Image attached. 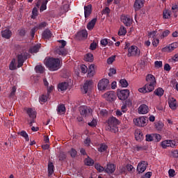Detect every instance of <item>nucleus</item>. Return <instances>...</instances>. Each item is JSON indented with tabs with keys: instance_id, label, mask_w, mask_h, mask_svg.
Listing matches in <instances>:
<instances>
[{
	"instance_id": "6e6552de",
	"label": "nucleus",
	"mask_w": 178,
	"mask_h": 178,
	"mask_svg": "<svg viewBox=\"0 0 178 178\" xmlns=\"http://www.w3.org/2000/svg\"><path fill=\"white\" fill-rule=\"evenodd\" d=\"M176 48H178V42H173L168 46H165V47L161 49V51L163 52H167V53H170L172 52V51H175V49H176Z\"/></svg>"
},
{
	"instance_id": "4c0bfd02",
	"label": "nucleus",
	"mask_w": 178,
	"mask_h": 178,
	"mask_svg": "<svg viewBox=\"0 0 178 178\" xmlns=\"http://www.w3.org/2000/svg\"><path fill=\"white\" fill-rule=\"evenodd\" d=\"M47 3H48V0H43L42 2V5L40 6V12H44L47 9Z\"/></svg>"
},
{
	"instance_id": "f704fd0d",
	"label": "nucleus",
	"mask_w": 178,
	"mask_h": 178,
	"mask_svg": "<svg viewBox=\"0 0 178 178\" xmlns=\"http://www.w3.org/2000/svg\"><path fill=\"white\" fill-rule=\"evenodd\" d=\"M106 149H108V145H106V144L102 143L99 145V147H98L99 152H105Z\"/></svg>"
},
{
	"instance_id": "49530a36",
	"label": "nucleus",
	"mask_w": 178,
	"mask_h": 178,
	"mask_svg": "<svg viewBox=\"0 0 178 178\" xmlns=\"http://www.w3.org/2000/svg\"><path fill=\"white\" fill-rule=\"evenodd\" d=\"M15 63H16V60L13 59L9 66L10 70H15L16 69V65H15Z\"/></svg>"
},
{
	"instance_id": "2eb2a0df",
	"label": "nucleus",
	"mask_w": 178,
	"mask_h": 178,
	"mask_svg": "<svg viewBox=\"0 0 178 178\" xmlns=\"http://www.w3.org/2000/svg\"><path fill=\"white\" fill-rule=\"evenodd\" d=\"M145 2V0H136L134 5V8L135 10L136 11L140 10V9H141V8L144 6Z\"/></svg>"
},
{
	"instance_id": "cd10ccee",
	"label": "nucleus",
	"mask_w": 178,
	"mask_h": 178,
	"mask_svg": "<svg viewBox=\"0 0 178 178\" xmlns=\"http://www.w3.org/2000/svg\"><path fill=\"white\" fill-rule=\"evenodd\" d=\"M57 112L58 115H65L66 112V107H65V105H59L57 108Z\"/></svg>"
},
{
	"instance_id": "1a4fd4ad",
	"label": "nucleus",
	"mask_w": 178,
	"mask_h": 178,
	"mask_svg": "<svg viewBox=\"0 0 178 178\" xmlns=\"http://www.w3.org/2000/svg\"><path fill=\"white\" fill-rule=\"evenodd\" d=\"M129 95H130V90L128 89L122 90L118 93V97L121 101L127 99Z\"/></svg>"
},
{
	"instance_id": "c85d7f7f",
	"label": "nucleus",
	"mask_w": 178,
	"mask_h": 178,
	"mask_svg": "<svg viewBox=\"0 0 178 178\" xmlns=\"http://www.w3.org/2000/svg\"><path fill=\"white\" fill-rule=\"evenodd\" d=\"M97 23V19L94 18L90 22H88L87 25L88 30H92L94 29V26H95V24Z\"/></svg>"
},
{
	"instance_id": "dca6fc26",
	"label": "nucleus",
	"mask_w": 178,
	"mask_h": 178,
	"mask_svg": "<svg viewBox=\"0 0 178 178\" xmlns=\"http://www.w3.org/2000/svg\"><path fill=\"white\" fill-rule=\"evenodd\" d=\"M168 104L170 108V109H172V111H175L177 109V101L176 99L172 97L168 99Z\"/></svg>"
},
{
	"instance_id": "ddd939ff",
	"label": "nucleus",
	"mask_w": 178,
	"mask_h": 178,
	"mask_svg": "<svg viewBox=\"0 0 178 178\" xmlns=\"http://www.w3.org/2000/svg\"><path fill=\"white\" fill-rule=\"evenodd\" d=\"M176 146V142L175 140H163L161 142V147L163 148H168V147H171L172 148H175Z\"/></svg>"
},
{
	"instance_id": "4468645a",
	"label": "nucleus",
	"mask_w": 178,
	"mask_h": 178,
	"mask_svg": "<svg viewBox=\"0 0 178 178\" xmlns=\"http://www.w3.org/2000/svg\"><path fill=\"white\" fill-rule=\"evenodd\" d=\"M121 22H122V23H124L125 26L129 27L131 24L133 20L131 19V17H130L129 16L122 15Z\"/></svg>"
},
{
	"instance_id": "6ab92c4d",
	"label": "nucleus",
	"mask_w": 178,
	"mask_h": 178,
	"mask_svg": "<svg viewBox=\"0 0 178 178\" xmlns=\"http://www.w3.org/2000/svg\"><path fill=\"white\" fill-rule=\"evenodd\" d=\"M148 111H149V108H148V106L145 104H142L138 108V113H140V115H145L146 113H148Z\"/></svg>"
},
{
	"instance_id": "69168bd1",
	"label": "nucleus",
	"mask_w": 178,
	"mask_h": 178,
	"mask_svg": "<svg viewBox=\"0 0 178 178\" xmlns=\"http://www.w3.org/2000/svg\"><path fill=\"white\" fill-rule=\"evenodd\" d=\"M97 49V43L95 42L91 43L90 46V49H91L92 51H94V49Z\"/></svg>"
},
{
	"instance_id": "e433bc0d",
	"label": "nucleus",
	"mask_w": 178,
	"mask_h": 178,
	"mask_svg": "<svg viewBox=\"0 0 178 178\" xmlns=\"http://www.w3.org/2000/svg\"><path fill=\"white\" fill-rule=\"evenodd\" d=\"M154 94L157 97H162L163 95V89L162 88H158L154 90Z\"/></svg>"
},
{
	"instance_id": "a878e982",
	"label": "nucleus",
	"mask_w": 178,
	"mask_h": 178,
	"mask_svg": "<svg viewBox=\"0 0 178 178\" xmlns=\"http://www.w3.org/2000/svg\"><path fill=\"white\" fill-rule=\"evenodd\" d=\"M55 166L54 165V163L49 161L48 163V175L49 176H52L54 175Z\"/></svg>"
},
{
	"instance_id": "bf43d9fd",
	"label": "nucleus",
	"mask_w": 178,
	"mask_h": 178,
	"mask_svg": "<svg viewBox=\"0 0 178 178\" xmlns=\"http://www.w3.org/2000/svg\"><path fill=\"white\" fill-rule=\"evenodd\" d=\"M155 67L159 69V67H162V61H155L154 62Z\"/></svg>"
},
{
	"instance_id": "a211bd4d",
	"label": "nucleus",
	"mask_w": 178,
	"mask_h": 178,
	"mask_svg": "<svg viewBox=\"0 0 178 178\" xmlns=\"http://www.w3.org/2000/svg\"><path fill=\"white\" fill-rule=\"evenodd\" d=\"M27 58L26 56L23 54H19L17 57V62H18V65L17 67H22L23 66V64L24 63V60H26Z\"/></svg>"
},
{
	"instance_id": "6e6d98bb",
	"label": "nucleus",
	"mask_w": 178,
	"mask_h": 178,
	"mask_svg": "<svg viewBox=\"0 0 178 178\" xmlns=\"http://www.w3.org/2000/svg\"><path fill=\"white\" fill-rule=\"evenodd\" d=\"M152 44L153 47H158V45H159V39L156 38V39L153 40L152 41Z\"/></svg>"
},
{
	"instance_id": "393cba45",
	"label": "nucleus",
	"mask_w": 178,
	"mask_h": 178,
	"mask_svg": "<svg viewBox=\"0 0 178 178\" xmlns=\"http://www.w3.org/2000/svg\"><path fill=\"white\" fill-rule=\"evenodd\" d=\"M69 87V83L67 82H62L58 84V88L60 91H66Z\"/></svg>"
},
{
	"instance_id": "864d4df0",
	"label": "nucleus",
	"mask_w": 178,
	"mask_h": 178,
	"mask_svg": "<svg viewBox=\"0 0 178 178\" xmlns=\"http://www.w3.org/2000/svg\"><path fill=\"white\" fill-rule=\"evenodd\" d=\"M70 154L72 156V158H75V156H77V151L75 149H71V150L70 151Z\"/></svg>"
},
{
	"instance_id": "0eeeda50",
	"label": "nucleus",
	"mask_w": 178,
	"mask_h": 178,
	"mask_svg": "<svg viewBox=\"0 0 178 178\" xmlns=\"http://www.w3.org/2000/svg\"><path fill=\"white\" fill-rule=\"evenodd\" d=\"M102 97L106 101H109L110 102L116 99V94L115 93V91H108L104 93Z\"/></svg>"
},
{
	"instance_id": "423d86ee",
	"label": "nucleus",
	"mask_w": 178,
	"mask_h": 178,
	"mask_svg": "<svg viewBox=\"0 0 178 178\" xmlns=\"http://www.w3.org/2000/svg\"><path fill=\"white\" fill-rule=\"evenodd\" d=\"M134 124L138 127H145L147 126V119L144 116L134 118Z\"/></svg>"
},
{
	"instance_id": "ea45409f",
	"label": "nucleus",
	"mask_w": 178,
	"mask_h": 178,
	"mask_svg": "<svg viewBox=\"0 0 178 178\" xmlns=\"http://www.w3.org/2000/svg\"><path fill=\"white\" fill-rule=\"evenodd\" d=\"M85 60L86 62H92L94 60V57L92 54H87L85 56Z\"/></svg>"
},
{
	"instance_id": "0e129e2a",
	"label": "nucleus",
	"mask_w": 178,
	"mask_h": 178,
	"mask_svg": "<svg viewBox=\"0 0 178 178\" xmlns=\"http://www.w3.org/2000/svg\"><path fill=\"white\" fill-rule=\"evenodd\" d=\"M171 155L172 156H173V158H178V150H174L171 152Z\"/></svg>"
},
{
	"instance_id": "5701e85b",
	"label": "nucleus",
	"mask_w": 178,
	"mask_h": 178,
	"mask_svg": "<svg viewBox=\"0 0 178 178\" xmlns=\"http://www.w3.org/2000/svg\"><path fill=\"white\" fill-rule=\"evenodd\" d=\"M146 81L147 84H156V80L155 79V76L152 74H147L146 76Z\"/></svg>"
},
{
	"instance_id": "c756f323",
	"label": "nucleus",
	"mask_w": 178,
	"mask_h": 178,
	"mask_svg": "<svg viewBox=\"0 0 178 178\" xmlns=\"http://www.w3.org/2000/svg\"><path fill=\"white\" fill-rule=\"evenodd\" d=\"M40 48H41V44H36V45L32 47L29 51H30L31 54H37V52H38V51H40Z\"/></svg>"
},
{
	"instance_id": "c9c22d12",
	"label": "nucleus",
	"mask_w": 178,
	"mask_h": 178,
	"mask_svg": "<svg viewBox=\"0 0 178 178\" xmlns=\"http://www.w3.org/2000/svg\"><path fill=\"white\" fill-rule=\"evenodd\" d=\"M127 30L123 26H121L118 31V35H126Z\"/></svg>"
},
{
	"instance_id": "39448f33",
	"label": "nucleus",
	"mask_w": 178,
	"mask_h": 178,
	"mask_svg": "<svg viewBox=\"0 0 178 178\" xmlns=\"http://www.w3.org/2000/svg\"><path fill=\"white\" fill-rule=\"evenodd\" d=\"M141 54V51H140V49L137 47V46L132 45L129 48H128V54L127 56H140V54Z\"/></svg>"
},
{
	"instance_id": "412c9836",
	"label": "nucleus",
	"mask_w": 178,
	"mask_h": 178,
	"mask_svg": "<svg viewBox=\"0 0 178 178\" xmlns=\"http://www.w3.org/2000/svg\"><path fill=\"white\" fill-rule=\"evenodd\" d=\"M95 76V65L92 64L88 69V77H94Z\"/></svg>"
},
{
	"instance_id": "bb28decb",
	"label": "nucleus",
	"mask_w": 178,
	"mask_h": 178,
	"mask_svg": "<svg viewBox=\"0 0 178 178\" xmlns=\"http://www.w3.org/2000/svg\"><path fill=\"white\" fill-rule=\"evenodd\" d=\"M26 112L31 119H35L37 118V113L32 108H28Z\"/></svg>"
},
{
	"instance_id": "a18cd8bd",
	"label": "nucleus",
	"mask_w": 178,
	"mask_h": 178,
	"mask_svg": "<svg viewBox=\"0 0 178 178\" xmlns=\"http://www.w3.org/2000/svg\"><path fill=\"white\" fill-rule=\"evenodd\" d=\"M39 101L42 104H44V102H47V101H48V96L42 95L39 97Z\"/></svg>"
},
{
	"instance_id": "f03ea898",
	"label": "nucleus",
	"mask_w": 178,
	"mask_h": 178,
	"mask_svg": "<svg viewBox=\"0 0 178 178\" xmlns=\"http://www.w3.org/2000/svg\"><path fill=\"white\" fill-rule=\"evenodd\" d=\"M119 123V120H118V118L111 117L108 120L107 129L112 133H117V131H119V129L118 128Z\"/></svg>"
},
{
	"instance_id": "338daca9",
	"label": "nucleus",
	"mask_w": 178,
	"mask_h": 178,
	"mask_svg": "<svg viewBox=\"0 0 178 178\" xmlns=\"http://www.w3.org/2000/svg\"><path fill=\"white\" fill-rule=\"evenodd\" d=\"M138 91H139V92H143V94L148 92L145 86H144L143 88H139Z\"/></svg>"
},
{
	"instance_id": "79ce46f5",
	"label": "nucleus",
	"mask_w": 178,
	"mask_h": 178,
	"mask_svg": "<svg viewBox=\"0 0 178 178\" xmlns=\"http://www.w3.org/2000/svg\"><path fill=\"white\" fill-rule=\"evenodd\" d=\"M172 15V13L168 10H165L163 11V19H169L170 17V15Z\"/></svg>"
},
{
	"instance_id": "7ed1b4c3",
	"label": "nucleus",
	"mask_w": 178,
	"mask_h": 178,
	"mask_svg": "<svg viewBox=\"0 0 178 178\" xmlns=\"http://www.w3.org/2000/svg\"><path fill=\"white\" fill-rule=\"evenodd\" d=\"M58 42L61 44V46H59L56 49V54H57V55H61V56H66V55H67V51L65 49V47H66V41L58 40Z\"/></svg>"
},
{
	"instance_id": "2f4dec72",
	"label": "nucleus",
	"mask_w": 178,
	"mask_h": 178,
	"mask_svg": "<svg viewBox=\"0 0 178 178\" xmlns=\"http://www.w3.org/2000/svg\"><path fill=\"white\" fill-rule=\"evenodd\" d=\"M146 90L147 92H151L152 91H154V89L155 88V84L153 83H147L145 86Z\"/></svg>"
},
{
	"instance_id": "7c9ffc66",
	"label": "nucleus",
	"mask_w": 178,
	"mask_h": 178,
	"mask_svg": "<svg viewBox=\"0 0 178 178\" xmlns=\"http://www.w3.org/2000/svg\"><path fill=\"white\" fill-rule=\"evenodd\" d=\"M52 36V33H51V31L46 30L42 33V38L44 40H49V38Z\"/></svg>"
},
{
	"instance_id": "20e7f679",
	"label": "nucleus",
	"mask_w": 178,
	"mask_h": 178,
	"mask_svg": "<svg viewBox=\"0 0 178 178\" xmlns=\"http://www.w3.org/2000/svg\"><path fill=\"white\" fill-rule=\"evenodd\" d=\"M97 88L99 91H105L109 88V80L108 79H101L98 84Z\"/></svg>"
},
{
	"instance_id": "680f3d73",
	"label": "nucleus",
	"mask_w": 178,
	"mask_h": 178,
	"mask_svg": "<svg viewBox=\"0 0 178 178\" xmlns=\"http://www.w3.org/2000/svg\"><path fill=\"white\" fill-rule=\"evenodd\" d=\"M100 42L103 47H106L108 45V39H103Z\"/></svg>"
},
{
	"instance_id": "13d9d810",
	"label": "nucleus",
	"mask_w": 178,
	"mask_h": 178,
	"mask_svg": "<svg viewBox=\"0 0 178 178\" xmlns=\"http://www.w3.org/2000/svg\"><path fill=\"white\" fill-rule=\"evenodd\" d=\"M170 33V31H169V30H165L163 32L162 35H161V38H165V37H168Z\"/></svg>"
},
{
	"instance_id": "3c124183",
	"label": "nucleus",
	"mask_w": 178,
	"mask_h": 178,
	"mask_svg": "<svg viewBox=\"0 0 178 178\" xmlns=\"http://www.w3.org/2000/svg\"><path fill=\"white\" fill-rule=\"evenodd\" d=\"M88 124L90 127H95L97 126V120L93 118L91 122L88 123Z\"/></svg>"
},
{
	"instance_id": "4d7b16f0",
	"label": "nucleus",
	"mask_w": 178,
	"mask_h": 178,
	"mask_svg": "<svg viewBox=\"0 0 178 178\" xmlns=\"http://www.w3.org/2000/svg\"><path fill=\"white\" fill-rule=\"evenodd\" d=\"M170 62H178V54H175L170 60Z\"/></svg>"
},
{
	"instance_id": "f8f14e48",
	"label": "nucleus",
	"mask_w": 178,
	"mask_h": 178,
	"mask_svg": "<svg viewBox=\"0 0 178 178\" xmlns=\"http://www.w3.org/2000/svg\"><path fill=\"white\" fill-rule=\"evenodd\" d=\"M79 112L82 116H88V115L91 114L92 110L90 107L82 106L79 108Z\"/></svg>"
},
{
	"instance_id": "4be33fe9",
	"label": "nucleus",
	"mask_w": 178,
	"mask_h": 178,
	"mask_svg": "<svg viewBox=\"0 0 178 178\" xmlns=\"http://www.w3.org/2000/svg\"><path fill=\"white\" fill-rule=\"evenodd\" d=\"M1 37H3V38H6V40H9V38L12 37V31L9 29L2 31Z\"/></svg>"
},
{
	"instance_id": "de8ad7c7",
	"label": "nucleus",
	"mask_w": 178,
	"mask_h": 178,
	"mask_svg": "<svg viewBox=\"0 0 178 178\" xmlns=\"http://www.w3.org/2000/svg\"><path fill=\"white\" fill-rule=\"evenodd\" d=\"M120 83L121 87H123L124 88H126V87L129 86V83H127V81H126L125 79H121L120 81Z\"/></svg>"
},
{
	"instance_id": "473e14b6",
	"label": "nucleus",
	"mask_w": 178,
	"mask_h": 178,
	"mask_svg": "<svg viewBox=\"0 0 178 178\" xmlns=\"http://www.w3.org/2000/svg\"><path fill=\"white\" fill-rule=\"evenodd\" d=\"M148 35H149V40H154L158 38H157L158 32H156V31H151L150 33H149Z\"/></svg>"
},
{
	"instance_id": "9b49d317",
	"label": "nucleus",
	"mask_w": 178,
	"mask_h": 178,
	"mask_svg": "<svg viewBox=\"0 0 178 178\" xmlns=\"http://www.w3.org/2000/svg\"><path fill=\"white\" fill-rule=\"evenodd\" d=\"M147 166H148V163L145 161H142L138 164L137 171L138 173H144V171L147 170Z\"/></svg>"
},
{
	"instance_id": "774afa93",
	"label": "nucleus",
	"mask_w": 178,
	"mask_h": 178,
	"mask_svg": "<svg viewBox=\"0 0 178 178\" xmlns=\"http://www.w3.org/2000/svg\"><path fill=\"white\" fill-rule=\"evenodd\" d=\"M154 140V138L152 136L147 134L146 135V141H152Z\"/></svg>"
},
{
	"instance_id": "37998d69",
	"label": "nucleus",
	"mask_w": 178,
	"mask_h": 178,
	"mask_svg": "<svg viewBox=\"0 0 178 178\" xmlns=\"http://www.w3.org/2000/svg\"><path fill=\"white\" fill-rule=\"evenodd\" d=\"M35 69L36 73H44V71L45 70L42 65H37Z\"/></svg>"
},
{
	"instance_id": "603ef678",
	"label": "nucleus",
	"mask_w": 178,
	"mask_h": 178,
	"mask_svg": "<svg viewBox=\"0 0 178 178\" xmlns=\"http://www.w3.org/2000/svg\"><path fill=\"white\" fill-rule=\"evenodd\" d=\"M81 72L83 73V74H86V73L88 72V67H87L86 65H81Z\"/></svg>"
},
{
	"instance_id": "052dcab7",
	"label": "nucleus",
	"mask_w": 178,
	"mask_h": 178,
	"mask_svg": "<svg viewBox=\"0 0 178 178\" xmlns=\"http://www.w3.org/2000/svg\"><path fill=\"white\" fill-rule=\"evenodd\" d=\"M113 74H116V70L115 68H111L110 72L108 73V76L112 77Z\"/></svg>"
},
{
	"instance_id": "a19ab883",
	"label": "nucleus",
	"mask_w": 178,
	"mask_h": 178,
	"mask_svg": "<svg viewBox=\"0 0 178 178\" xmlns=\"http://www.w3.org/2000/svg\"><path fill=\"white\" fill-rule=\"evenodd\" d=\"M85 163L87 166H92L94 165V160L91 159V158L88 157L85 159Z\"/></svg>"
},
{
	"instance_id": "f257e3e1",
	"label": "nucleus",
	"mask_w": 178,
	"mask_h": 178,
	"mask_svg": "<svg viewBox=\"0 0 178 178\" xmlns=\"http://www.w3.org/2000/svg\"><path fill=\"white\" fill-rule=\"evenodd\" d=\"M45 65L48 67L49 70L55 72L60 69V60L59 58H50L46 60Z\"/></svg>"
},
{
	"instance_id": "b1692460",
	"label": "nucleus",
	"mask_w": 178,
	"mask_h": 178,
	"mask_svg": "<svg viewBox=\"0 0 178 178\" xmlns=\"http://www.w3.org/2000/svg\"><path fill=\"white\" fill-rule=\"evenodd\" d=\"M92 8V6H91V4L84 6V15H85L86 19H87V17H88L91 15Z\"/></svg>"
},
{
	"instance_id": "09e8293b",
	"label": "nucleus",
	"mask_w": 178,
	"mask_h": 178,
	"mask_svg": "<svg viewBox=\"0 0 178 178\" xmlns=\"http://www.w3.org/2000/svg\"><path fill=\"white\" fill-rule=\"evenodd\" d=\"M58 159L59 161H65V159H66V154L63 152H60Z\"/></svg>"
},
{
	"instance_id": "9d476101",
	"label": "nucleus",
	"mask_w": 178,
	"mask_h": 178,
	"mask_svg": "<svg viewBox=\"0 0 178 178\" xmlns=\"http://www.w3.org/2000/svg\"><path fill=\"white\" fill-rule=\"evenodd\" d=\"M92 88H94V82H92V80L86 81L83 85L84 94H87Z\"/></svg>"
},
{
	"instance_id": "5fc2aeb1",
	"label": "nucleus",
	"mask_w": 178,
	"mask_h": 178,
	"mask_svg": "<svg viewBox=\"0 0 178 178\" xmlns=\"http://www.w3.org/2000/svg\"><path fill=\"white\" fill-rule=\"evenodd\" d=\"M115 58H116V56H115L108 58L107 59L108 65H112L113 63V62H115Z\"/></svg>"
},
{
	"instance_id": "c03bdc74",
	"label": "nucleus",
	"mask_w": 178,
	"mask_h": 178,
	"mask_svg": "<svg viewBox=\"0 0 178 178\" xmlns=\"http://www.w3.org/2000/svg\"><path fill=\"white\" fill-rule=\"evenodd\" d=\"M20 136H22V137H23L26 140V141H30L29 134H27V132H26V131H22L20 132Z\"/></svg>"
},
{
	"instance_id": "8fccbe9b",
	"label": "nucleus",
	"mask_w": 178,
	"mask_h": 178,
	"mask_svg": "<svg viewBox=\"0 0 178 178\" xmlns=\"http://www.w3.org/2000/svg\"><path fill=\"white\" fill-rule=\"evenodd\" d=\"M95 168L99 172H104V170L105 171V168L101 166V165H99V164H95Z\"/></svg>"
},
{
	"instance_id": "e2e57ef3",
	"label": "nucleus",
	"mask_w": 178,
	"mask_h": 178,
	"mask_svg": "<svg viewBox=\"0 0 178 178\" xmlns=\"http://www.w3.org/2000/svg\"><path fill=\"white\" fill-rule=\"evenodd\" d=\"M90 143H91V139H90V138H86V139L84 141L85 145H86V147H89Z\"/></svg>"
},
{
	"instance_id": "58836bf2",
	"label": "nucleus",
	"mask_w": 178,
	"mask_h": 178,
	"mask_svg": "<svg viewBox=\"0 0 178 178\" xmlns=\"http://www.w3.org/2000/svg\"><path fill=\"white\" fill-rule=\"evenodd\" d=\"M78 35L82 37V38H87L88 37V33L86 30H83L78 33Z\"/></svg>"
},
{
	"instance_id": "72a5a7b5",
	"label": "nucleus",
	"mask_w": 178,
	"mask_h": 178,
	"mask_svg": "<svg viewBox=\"0 0 178 178\" xmlns=\"http://www.w3.org/2000/svg\"><path fill=\"white\" fill-rule=\"evenodd\" d=\"M135 138H136L137 141H138V140H141V138H143V132L141 131V130L137 129L135 131Z\"/></svg>"
},
{
	"instance_id": "f3484780",
	"label": "nucleus",
	"mask_w": 178,
	"mask_h": 178,
	"mask_svg": "<svg viewBox=\"0 0 178 178\" xmlns=\"http://www.w3.org/2000/svg\"><path fill=\"white\" fill-rule=\"evenodd\" d=\"M115 170H116V166H115V164L109 163L107 164L106 168L104 170V172L106 173H108L109 175L115 172Z\"/></svg>"
},
{
	"instance_id": "aec40b11",
	"label": "nucleus",
	"mask_w": 178,
	"mask_h": 178,
	"mask_svg": "<svg viewBox=\"0 0 178 178\" xmlns=\"http://www.w3.org/2000/svg\"><path fill=\"white\" fill-rule=\"evenodd\" d=\"M44 27H47L46 22H42L38 25V26L34 27L33 29H32L31 31V35L32 38H34V35L35 34V30H37V29H44Z\"/></svg>"
}]
</instances>
